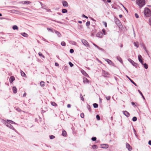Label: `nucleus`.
<instances>
[{
	"label": "nucleus",
	"instance_id": "f257e3e1",
	"mask_svg": "<svg viewBox=\"0 0 151 151\" xmlns=\"http://www.w3.org/2000/svg\"><path fill=\"white\" fill-rule=\"evenodd\" d=\"M136 4L139 6V8L140 9L143 7L146 4L145 0H136Z\"/></svg>",
	"mask_w": 151,
	"mask_h": 151
},
{
	"label": "nucleus",
	"instance_id": "f03ea898",
	"mask_svg": "<svg viewBox=\"0 0 151 151\" xmlns=\"http://www.w3.org/2000/svg\"><path fill=\"white\" fill-rule=\"evenodd\" d=\"M144 12L146 17H149L151 15V12L148 8L145 7V8Z\"/></svg>",
	"mask_w": 151,
	"mask_h": 151
},
{
	"label": "nucleus",
	"instance_id": "7ed1b4c3",
	"mask_svg": "<svg viewBox=\"0 0 151 151\" xmlns=\"http://www.w3.org/2000/svg\"><path fill=\"white\" fill-rule=\"evenodd\" d=\"M102 74L103 76L105 77H108V76L109 75V73L107 72V71L104 70H102Z\"/></svg>",
	"mask_w": 151,
	"mask_h": 151
},
{
	"label": "nucleus",
	"instance_id": "20e7f679",
	"mask_svg": "<svg viewBox=\"0 0 151 151\" xmlns=\"http://www.w3.org/2000/svg\"><path fill=\"white\" fill-rule=\"evenodd\" d=\"M81 42L86 47H89V45L87 41L84 39H83L81 40Z\"/></svg>",
	"mask_w": 151,
	"mask_h": 151
},
{
	"label": "nucleus",
	"instance_id": "39448f33",
	"mask_svg": "<svg viewBox=\"0 0 151 151\" xmlns=\"http://www.w3.org/2000/svg\"><path fill=\"white\" fill-rule=\"evenodd\" d=\"M128 61L132 63L133 65L136 67L137 66L138 64L134 62L131 59H128Z\"/></svg>",
	"mask_w": 151,
	"mask_h": 151
},
{
	"label": "nucleus",
	"instance_id": "423d86ee",
	"mask_svg": "<svg viewBox=\"0 0 151 151\" xmlns=\"http://www.w3.org/2000/svg\"><path fill=\"white\" fill-rule=\"evenodd\" d=\"M8 127L12 129H14L13 127L8 122H6L5 124Z\"/></svg>",
	"mask_w": 151,
	"mask_h": 151
},
{
	"label": "nucleus",
	"instance_id": "0eeeda50",
	"mask_svg": "<svg viewBox=\"0 0 151 151\" xmlns=\"http://www.w3.org/2000/svg\"><path fill=\"white\" fill-rule=\"evenodd\" d=\"M126 147L128 149L129 151H131L132 147L128 143H127L126 144Z\"/></svg>",
	"mask_w": 151,
	"mask_h": 151
},
{
	"label": "nucleus",
	"instance_id": "6e6552de",
	"mask_svg": "<svg viewBox=\"0 0 151 151\" xmlns=\"http://www.w3.org/2000/svg\"><path fill=\"white\" fill-rule=\"evenodd\" d=\"M103 36V33L101 32L97 33L96 34V36L97 37H102Z\"/></svg>",
	"mask_w": 151,
	"mask_h": 151
},
{
	"label": "nucleus",
	"instance_id": "1a4fd4ad",
	"mask_svg": "<svg viewBox=\"0 0 151 151\" xmlns=\"http://www.w3.org/2000/svg\"><path fill=\"white\" fill-rule=\"evenodd\" d=\"M122 112L127 117L129 116H130L129 113L127 111H123Z\"/></svg>",
	"mask_w": 151,
	"mask_h": 151
},
{
	"label": "nucleus",
	"instance_id": "9d476101",
	"mask_svg": "<svg viewBox=\"0 0 151 151\" xmlns=\"http://www.w3.org/2000/svg\"><path fill=\"white\" fill-rule=\"evenodd\" d=\"M15 80L14 77L12 76L10 77L9 78V82L10 83H12Z\"/></svg>",
	"mask_w": 151,
	"mask_h": 151
},
{
	"label": "nucleus",
	"instance_id": "9b49d317",
	"mask_svg": "<svg viewBox=\"0 0 151 151\" xmlns=\"http://www.w3.org/2000/svg\"><path fill=\"white\" fill-rule=\"evenodd\" d=\"M115 22L119 26L121 24V22L117 18H116L115 19Z\"/></svg>",
	"mask_w": 151,
	"mask_h": 151
},
{
	"label": "nucleus",
	"instance_id": "f8f14e48",
	"mask_svg": "<svg viewBox=\"0 0 151 151\" xmlns=\"http://www.w3.org/2000/svg\"><path fill=\"white\" fill-rule=\"evenodd\" d=\"M54 32L59 37H61V35L60 33L58 31L56 30H54Z\"/></svg>",
	"mask_w": 151,
	"mask_h": 151
},
{
	"label": "nucleus",
	"instance_id": "ddd939ff",
	"mask_svg": "<svg viewBox=\"0 0 151 151\" xmlns=\"http://www.w3.org/2000/svg\"><path fill=\"white\" fill-rule=\"evenodd\" d=\"M101 147L102 148H107L109 147L108 145L106 144H104L101 145Z\"/></svg>",
	"mask_w": 151,
	"mask_h": 151
},
{
	"label": "nucleus",
	"instance_id": "4468645a",
	"mask_svg": "<svg viewBox=\"0 0 151 151\" xmlns=\"http://www.w3.org/2000/svg\"><path fill=\"white\" fill-rule=\"evenodd\" d=\"M63 5L64 6H68V4L67 2L65 1H63L62 2Z\"/></svg>",
	"mask_w": 151,
	"mask_h": 151
},
{
	"label": "nucleus",
	"instance_id": "2eb2a0df",
	"mask_svg": "<svg viewBox=\"0 0 151 151\" xmlns=\"http://www.w3.org/2000/svg\"><path fill=\"white\" fill-rule=\"evenodd\" d=\"M105 61L107 62L110 65H111L112 64H113L112 62L110 60L108 59H105Z\"/></svg>",
	"mask_w": 151,
	"mask_h": 151
},
{
	"label": "nucleus",
	"instance_id": "dca6fc26",
	"mask_svg": "<svg viewBox=\"0 0 151 151\" xmlns=\"http://www.w3.org/2000/svg\"><path fill=\"white\" fill-rule=\"evenodd\" d=\"M13 92L14 93H16L17 92V88L15 86H13L12 88Z\"/></svg>",
	"mask_w": 151,
	"mask_h": 151
},
{
	"label": "nucleus",
	"instance_id": "f3484780",
	"mask_svg": "<svg viewBox=\"0 0 151 151\" xmlns=\"http://www.w3.org/2000/svg\"><path fill=\"white\" fill-rule=\"evenodd\" d=\"M127 77H128L130 81H131V82L133 84H134L135 86H137L136 84L130 78H129L127 76Z\"/></svg>",
	"mask_w": 151,
	"mask_h": 151
},
{
	"label": "nucleus",
	"instance_id": "a211bd4d",
	"mask_svg": "<svg viewBox=\"0 0 151 151\" xmlns=\"http://www.w3.org/2000/svg\"><path fill=\"white\" fill-rule=\"evenodd\" d=\"M21 35L23 37H27L28 36V35L25 32L22 33Z\"/></svg>",
	"mask_w": 151,
	"mask_h": 151
},
{
	"label": "nucleus",
	"instance_id": "6ab92c4d",
	"mask_svg": "<svg viewBox=\"0 0 151 151\" xmlns=\"http://www.w3.org/2000/svg\"><path fill=\"white\" fill-rule=\"evenodd\" d=\"M83 82L84 83H88L89 82V80L86 78H83Z\"/></svg>",
	"mask_w": 151,
	"mask_h": 151
},
{
	"label": "nucleus",
	"instance_id": "aec40b11",
	"mask_svg": "<svg viewBox=\"0 0 151 151\" xmlns=\"http://www.w3.org/2000/svg\"><path fill=\"white\" fill-rule=\"evenodd\" d=\"M7 121L8 122V123H10V124H16V123L15 122H14L13 121L11 120L7 119Z\"/></svg>",
	"mask_w": 151,
	"mask_h": 151
},
{
	"label": "nucleus",
	"instance_id": "412c9836",
	"mask_svg": "<svg viewBox=\"0 0 151 151\" xmlns=\"http://www.w3.org/2000/svg\"><path fill=\"white\" fill-rule=\"evenodd\" d=\"M67 135V133L66 132L65 130H63L62 131V135L64 136L65 137Z\"/></svg>",
	"mask_w": 151,
	"mask_h": 151
},
{
	"label": "nucleus",
	"instance_id": "4be33fe9",
	"mask_svg": "<svg viewBox=\"0 0 151 151\" xmlns=\"http://www.w3.org/2000/svg\"><path fill=\"white\" fill-rule=\"evenodd\" d=\"M116 58L117 60H118L120 63H123L122 60L120 57H117Z\"/></svg>",
	"mask_w": 151,
	"mask_h": 151
},
{
	"label": "nucleus",
	"instance_id": "5701e85b",
	"mask_svg": "<svg viewBox=\"0 0 151 151\" xmlns=\"http://www.w3.org/2000/svg\"><path fill=\"white\" fill-rule=\"evenodd\" d=\"M82 74L84 75L85 76H88V74L86 73L84 71V70H83V71H82Z\"/></svg>",
	"mask_w": 151,
	"mask_h": 151
},
{
	"label": "nucleus",
	"instance_id": "b1692460",
	"mask_svg": "<svg viewBox=\"0 0 151 151\" xmlns=\"http://www.w3.org/2000/svg\"><path fill=\"white\" fill-rule=\"evenodd\" d=\"M138 91L139 92V93H140V94L141 95V96H142V98H143V99H144V100H145V98L144 97V96L143 95L142 93L140 91V90H138Z\"/></svg>",
	"mask_w": 151,
	"mask_h": 151
},
{
	"label": "nucleus",
	"instance_id": "393cba45",
	"mask_svg": "<svg viewBox=\"0 0 151 151\" xmlns=\"http://www.w3.org/2000/svg\"><path fill=\"white\" fill-rule=\"evenodd\" d=\"M51 104L52 105L55 106H57V104L54 102H51Z\"/></svg>",
	"mask_w": 151,
	"mask_h": 151
},
{
	"label": "nucleus",
	"instance_id": "a878e982",
	"mask_svg": "<svg viewBox=\"0 0 151 151\" xmlns=\"http://www.w3.org/2000/svg\"><path fill=\"white\" fill-rule=\"evenodd\" d=\"M12 28L14 30H17L18 29V27L16 25H14L12 27Z\"/></svg>",
	"mask_w": 151,
	"mask_h": 151
},
{
	"label": "nucleus",
	"instance_id": "bb28decb",
	"mask_svg": "<svg viewBox=\"0 0 151 151\" xmlns=\"http://www.w3.org/2000/svg\"><path fill=\"white\" fill-rule=\"evenodd\" d=\"M21 76L23 77H24L26 76V74H25L24 73L22 70H21Z\"/></svg>",
	"mask_w": 151,
	"mask_h": 151
},
{
	"label": "nucleus",
	"instance_id": "cd10ccee",
	"mask_svg": "<svg viewBox=\"0 0 151 151\" xmlns=\"http://www.w3.org/2000/svg\"><path fill=\"white\" fill-rule=\"evenodd\" d=\"M144 65V67L145 69H147L148 68V65L147 64L145 63L144 64H143V65Z\"/></svg>",
	"mask_w": 151,
	"mask_h": 151
},
{
	"label": "nucleus",
	"instance_id": "c85d7f7f",
	"mask_svg": "<svg viewBox=\"0 0 151 151\" xmlns=\"http://www.w3.org/2000/svg\"><path fill=\"white\" fill-rule=\"evenodd\" d=\"M87 109H88L89 111L91 112V107L89 105H88V104H87Z\"/></svg>",
	"mask_w": 151,
	"mask_h": 151
},
{
	"label": "nucleus",
	"instance_id": "c756f323",
	"mask_svg": "<svg viewBox=\"0 0 151 151\" xmlns=\"http://www.w3.org/2000/svg\"><path fill=\"white\" fill-rule=\"evenodd\" d=\"M68 12L67 10L66 9H63L62 10V12L63 13H67Z\"/></svg>",
	"mask_w": 151,
	"mask_h": 151
},
{
	"label": "nucleus",
	"instance_id": "7c9ffc66",
	"mask_svg": "<svg viewBox=\"0 0 151 151\" xmlns=\"http://www.w3.org/2000/svg\"><path fill=\"white\" fill-rule=\"evenodd\" d=\"M93 106L94 108H97L98 106V104L96 103H94L93 104Z\"/></svg>",
	"mask_w": 151,
	"mask_h": 151
},
{
	"label": "nucleus",
	"instance_id": "2f4dec72",
	"mask_svg": "<svg viewBox=\"0 0 151 151\" xmlns=\"http://www.w3.org/2000/svg\"><path fill=\"white\" fill-rule=\"evenodd\" d=\"M138 60L139 61L142 60V56H141V55H138Z\"/></svg>",
	"mask_w": 151,
	"mask_h": 151
},
{
	"label": "nucleus",
	"instance_id": "473e14b6",
	"mask_svg": "<svg viewBox=\"0 0 151 151\" xmlns=\"http://www.w3.org/2000/svg\"><path fill=\"white\" fill-rule=\"evenodd\" d=\"M61 45L62 46H65L66 45V43L65 42L62 41L61 43Z\"/></svg>",
	"mask_w": 151,
	"mask_h": 151
},
{
	"label": "nucleus",
	"instance_id": "72a5a7b5",
	"mask_svg": "<svg viewBox=\"0 0 151 151\" xmlns=\"http://www.w3.org/2000/svg\"><path fill=\"white\" fill-rule=\"evenodd\" d=\"M40 85L41 86H43L45 85V83L44 81H42L40 83Z\"/></svg>",
	"mask_w": 151,
	"mask_h": 151
},
{
	"label": "nucleus",
	"instance_id": "f704fd0d",
	"mask_svg": "<svg viewBox=\"0 0 151 151\" xmlns=\"http://www.w3.org/2000/svg\"><path fill=\"white\" fill-rule=\"evenodd\" d=\"M13 13H15V12H17V13H18L19 12L18 11L16 10H12L11 11Z\"/></svg>",
	"mask_w": 151,
	"mask_h": 151
},
{
	"label": "nucleus",
	"instance_id": "c9c22d12",
	"mask_svg": "<svg viewBox=\"0 0 151 151\" xmlns=\"http://www.w3.org/2000/svg\"><path fill=\"white\" fill-rule=\"evenodd\" d=\"M142 46H143V48L145 50V51L147 52V49H146L145 45L144 44H142Z\"/></svg>",
	"mask_w": 151,
	"mask_h": 151
},
{
	"label": "nucleus",
	"instance_id": "e433bc0d",
	"mask_svg": "<svg viewBox=\"0 0 151 151\" xmlns=\"http://www.w3.org/2000/svg\"><path fill=\"white\" fill-rule=\"evenodd\" d=\"M137 118L136 116H134L132 119V120L134 122L136 121L137 120Z\"/></svg>",
	"mask_w": 151,
	"mask_h": 151
},
{
	"label": "nucleus",
	"instance_id": "4c0bfd02",
	"mask_svg": "<svg viewBox=\"0 0 151 151\" xmlns=\"http://www.w3.org/2000/svg\"><path fill=\"white\" fill-rule=\"evenodd\" d=\"M47 29L48 31H50L51 32L53 33L54 32V31H53L52 29H51L49 28H47Z\"/></svg>",
	"mask_w": 151,
	"mask_h": 151
},
{
	"label": "nucleus",
	"instance_id": "58836bf2",
	"mask_svg": "<svg viewBox=\"0 0 151 151\" xmlns=\"http://www.w3.org/2000/svg\"><path fill=\"white\" fill-rule=\"evenodd\" d=\"M92 148L93 149H95L97 148V147L96 145H93L92 146Z\"/></svg>",
	"mask_w": 151,
	"mask_h": 151
},
{
	"label": "nucleus",
	"instance_id": "ea45409f",
	"mask_svg": "<svg viewBox=\"0 0 151 151\" xmlns=\"http://www.w3.org/2000/svg\"><path fill=\"white\" fill-rule=\"evenodd\" d=\"M38 55L40 56H41L44 58H45L44 56L43 55L41 52H39L38 53Z\"/></svg>",
	"mask_w": 151,
	"mask_h": 151
},
{
	"label": "nucleus",
	"instance_id": "a19ab883",
	"mask_svg": "<svg viewBox=\"0 0 151 151\" xmlns=\"http://www.w3.org/2000/svg\"><path fill=\"white\" fill-rule=\"evenodd\" d=\"M30 3V2L28 1H24V4H29Z\"/></svg>",
	"mask_w": 151,
	"mask_h": 151
},
{
	"label": "nucleus",
	"instance_id": "79ce46f5",
	"mask_svg": "<svg viewBox=\"0 0 151 151\" xmlns=\"http://www.w3.org/2000/svg\"><path fill=\"white\" fill-rule=\"evenodd\" d=\"M96 137H93L91 138V140L93 141H96Z\"/></svg>",
	"mask_w": 151,
	"mask_h": 151
},
{
	"label": "nucleus",
	"instance_id": "37998d69",
	"mask_svg": "<svg viewBox=\"0 0 151 151\" xmlns=\"http://www.w3.org/2000/svg\"><path fill=\"white\" fill-rule=\"evenodd\" d=\"M90 25V22L89 21H88L86 23V25L87 26H88Z\"/></svg>",
	"mask_w": 151,
	"mask_h": 151
},
{
	"label": "nucleus",
	"instance_id": "c03bdc74",
	"mask_svg": "<svg viewBox=\"0 0 151 151\" xmlns=\"http://www.w3.org/2000/svg\"><path fill=\"white\" fill-rule=\"evenodd\" d=\"M96 118L98 120H100V116L98 114L96 116Z\"/></svg>",
	"mask_w": 151,
	"mask_h": 151
},
{
	"label": "nucleus",
	"instance_id": "a18cd8bd",
	"mask_svg": "<svg viewBox=\"0 0 151 151\" xmlns=\"http://www.w3.org/2000/svg\"><path fill=\"white\" fill-rule=\"evenodd\" d=\"M74 50L73 49H71L70 50V52L71 53H73L74 52Z\"/></svg>",
	"mask_w": 151,
	"mask_h": 151
},
{
	"label": "nucleus",
	"instance_id": "49530a36",
	"mask_svg": "<svg viewBox=\"0 0 151 151\" xmlns=\"http://www.w3.org/2000/svg\"><path fill=\"white\" fill-rule=\"evenodd\" d=\"M80 97H81V100L82 101H84V98L83 97V96L82 95V94H80Z\"/></svg>",
	"mask_w": 151,
	"mask_h": 151
},
{
	"label": "nucleus",
	"instance_id": "de8ad7c7",
	"mask_svg": "<svg viewBox=\"0 0 151 151\" xmlns=\"http://www.w3.org/2000/svg\"><path fill=\"white\" fill-rule=\"evenodd\" d=\"M69 65H70V66L72 67L73 66V64L71 62H69Z\"/></svg>",
	"mask_w": 151,
	"mask_h": 151
},
{
	"label": "nucleus",
	"instance_id": "09e8293b",
	"mask_svg": "<svg viewBox=\"0 0 151 151\" xmlns=\"http://www.w3.org/2000/svg\"><path fill=\"white\" fill-rule=\"evenodd\" d=\"M51 20L54 21L55 22H57V23H60V24H62V23L61 22L56 21V20H53V19H51Z\"/></svg>",
	"mask_w": 151,
	"mask_h": 151
},
{
	"label": "nucleus",
	"instance_id": "8fccbe9b",
	"mask_svg": "<svg viewBox=\"0 0 151 151\" xmlns=\"http://www.w3.org/2000/svg\"><path fill=\"white\" fill-rule=\"evenodd\" d=\"M134 45L135 46H136V47H138L139 46V45L138 44H137L135 42H134Z\"/></svg>",
	"mask_w": 151,
	"mask_h": 151
},
{
	"label": "nucleus",
	"instance_id": "3c124183",
	"mask_svg": "<svg viewBox=\"0 0 151 151\" xmlns=\"http://www.w3.org/2000/svg\"><path fill=\"white\" fill-rule=\"evenodd\" d=\"M80 116H81V117L82 118H84V113H81V114Z\"/></svg>",
	"mask_w": 151,
	"mask_h": 151
},
{
	"label": "nucleus",
	"instance_id": "603ef678",
	"mask_svg": "<svg viewBox=\"0 0 151 151\" xmlns=\"http://www.w3.org/2000/svg\"><path fill=\"white\" fill-rule=\"evenodd\" d=\"M55 137V136L54 135H51L50 136V138L51 139H54Z\"/></svg>",
	"mask_w": 151,
	"mask_h": 151
},
{
	"label": "nucleus",
	"instance_id": "864d4df0",
	"mask_svg": "<svg viewBox=\"0 0 151 151\" xmlns=\"http://www.w3.org/2000/svg\"><path fill=\"white\" fill-rule=\"evenodd\" d=\"M102 32L104 35H105L106 34V30L104 29H103L102 30Z\"/></svg>",
	"mask_w": 151,
	"mask_h": 151
},
{
	"label": "nucleus",
	"instance_id": "5fc2aeb1",
	"mask_svg": "<svg viewBox=\"0 0 151 151\" xmlns=\"http://www.w3.org/2000/svg\"><path fill=\"white\" fill-rule=\"evenodd\" d=\"M103 23H104V25L105 26V27H107V23L106 22H103Z\"/></svg>",
	"mask_w": 151,
	"mask_h": 151
},
{
	"label": "nucleus",
	"instance_id": "6e6d98bb",
	"mask_svg": "<svg viewBox=\"0 0 151 151\" xmlns=\"http://www.w3.org/2000/svg\"><path fill=\"white\" fill-rule=\"evenodd\" d=\"M149 24L150 26H151V17H150L149 19Z\"/></svg>",
	"mask_w": 151,
	"mask_h": 151
},
{
	"label": "nucleus",
	"instance_id": "4d7b16f0",
	"mask_svg": "<svg viewBox=\"0 0 151 151\" xmlns=\"http://www.w3.org/2000/svg\"><path fill=\"white\" fill-rule=\"evenodd\" d=\"M135 17L137 18H138L139 17L137 13H135Z\"/></svg>",
	"mask_w": 151,
	"mask_h": 151
},
{
	"label": "nucleus",
	"instance_id": "13d9d810",
	"mask_svg": "<svg viewBox=\"0 0 151 151\" xmlns=\"http://www.w3.org/2000/svg\"><path fill=\"white\" fill-rule=\"evenodd\" d=\"M106 98V99L108 100H109L110 99V96H107Z\"/></svg>",
	"mask_w": 151,
	"mask_h": 151
},
{
	"label": "nucleus",
	"instance_id": "bf43d9fd",
	"mask_svg": "<svg viewBox=\"0 0 151 151\" xmlns=\"http://www.w3.org/2000/svg\"><path fill=\"white\" fill-rule=\"evenodd\" d=\"M82 17H85V18H86V19L88 18V17L87 16H86V15H85L84 14H83L82 15Z\"/></svg>",
	"mask_w": 151,
	"mask_h": 151
},
{
	"label": "nucleus",
	"instance_id": "052dcab7",
	"mask_svg": "<svg viewBox=\"0 0 151 151\" xmlns=\"http://www.w3.org/2000/svg\"><path fill=\"white\" fill-rule=\"evenodd\" d=\"M55 65L56 66H59V64L58 63H55Z\"/></svg>",
	"mask_w": 151,
	"mask_h": 151
},
{
	"label": "nucleus",
	"instance_id": "680f3d73",
	"mask_svg": "<svg viewBox=\"0 0 151 151\" xmlns=\"http://www.w3.org/2000/svg\"><path fill=\"white\" fill-rule=\"evenodd\" d=\"M99 50H101V51H104V50L102 49V48H101L100 47H99L98 48Z\"/></svg>",
	"mask_w": 151,
	"mask_h": 151
},
{
	"label": "nucleus",
	"instance_id": "e2e57ef3",
	"mask_svg": "<svg viewBox=\"0 0 151 151\" xmlns=\"http://www.w3.org/2000/svg\"><path fill=\"white\" fill-rule=\"evenodd\" d=\"M131 104H132L133 106H134V107H135V106H136V105H135V103H134V102H132L131 103Z\"/></svg>",
	"mask_w": 151,
	"mask_h": 151
},
{
	"label": "nucleus",
	"instance_id": "0e129e2a",
	"mask_svg": "<svg viewBox=\"0 0 151 151\" xmlns=\"http://www.w3.org/2000/svg\"><path fill=\"white\" fill-rule=\"evenodd\" d=\"M139 61V62H140L141 63V64H142V65H143V64H144V63H143V61L142 60H141Z\"/></svg>",
	"mask_w": 151,
	"mask_h": 151
},
{
	"label": "nucleus",
	"instance_id": "69168bd1",
	"mask_svg": "<svg viewBox=\"0 0 151 151\" xmlns=\"http://www.w3.org/2000/svg\"><path fill=\"white\" fill-rule=\"evenodd\" d=\"M16 110H17V111H19V112H20L21 111V110L20 109H19V108H18L17 109H16Z\"/></svg>",
	"mask_w": 151,
	"mask_h": 151
},
{
	"label": "nucleus",
	"instance_id": "338daca9",
	"mask_svg": "<svg viewBox=\"0 0 151 151\" xmlns=\"http://www.w3.org/2000/svg\"><path fill=\"white\" fill-rule=\"evenodd\" d=\"M67 107L68 108H70L71 107V105L70 104H68L67 105Z\"/></svg>",
	"mask_w": 151,
	"mask_h": 151
},
{
	"label": "nucleus",
	"instance_id": "774afa93",
	"mask_svg": "<svg viewBox=\"0 0 151 151\" xmlns=\"http://www.w3.org/2000/svg\"><path fill=\"white\" fill-rule=\"evenodd\" d=\"M148 144L150 145H151V140H149L148 141Z\"/></svg>",
	"mask_w": 151,
	"mask_h": 151
}]
</instances>
